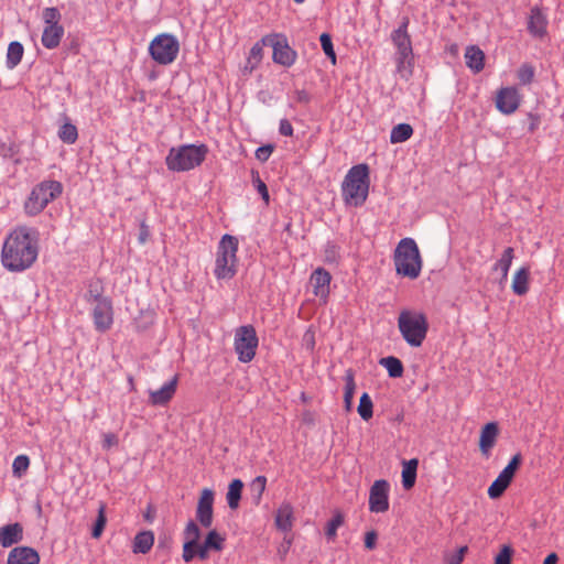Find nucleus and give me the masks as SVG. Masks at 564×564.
Returning a JSON list of instances; mask_svg holds the SVG:
<instances>
[{
  "instance_id": "1",
  "label": "nucleus",
  "mask_w": 564,
  "mask_h": 564,
  "mask_svg": "<svg viewBox=\"0 0 564 564\" xmlns=\"http://www.w3.org/2000/svg\"><path fill=\"white\" fill-rule=\"evenodd\" d=\"M40 251V231L19 225L6 236L1 248V264L9 272H23L36 261Z\"/></svg>"
},
{
  "instance_id": "2",
  "label": "nucleus",
  "mask_w": 564,
  "mask_h": 564,
  "mask_svg": "<svg viewBox=\"0 0 564 564\" xmlns=\"http://www.w3.org/2000/svg\"><path fill=\"white\" fill-rule=\"evenodd\" d=\"M369 193V167L357 164L350 167L341 183V196L346 205L361 206Z\"/></svg>"
},
{
  "instance_id": "3",
  "label": "nucleus",
  "mask_w": 564,
  "mask_h": 564,
  "mask_svg": "<svg viewBox=\"0 0 564 564\" xmlns=\"http://www.w3.org/2000/svg\"><path fill=\"white\" fill-rule=\"evenodd\" d=\"M207 154L206 144H183L170 149L165 164L172 172H186L199 166Z\"/></svg>"
},
{
  "instance_id": "4",
  "label": "nucleus",
  "mask_w": 564,
  "mask_h": 564,
  "mask_svg": "<svg viewBox=\"0 0 564 564\" xmlns=\"http://www.w3.org/2000/svg\"><path fill=\"white\" fill-rule=\"evenodd\" d=\"M393 262L399 275L414 280L422 270V258L419 247L413 238H403L399 241Z\"/></svg>"
},
{
  "instance_id": "5",
  "label": "nucleus",
  "mask_w": 564,
  "mask_h": 564,
  "mask_svg": "<svg viewBox=\"0 0 564 564\" xmlns=\"http://www.w3.org/2000/svg\"><path fill=\"white\" fill-rule=\"evenodd\" d=\"M63 184L59 181L43 180L28 195L23 204L24 213L30 217L40 215L50 203L63 194Z\"/></svg>"
},
{
  "instance_id": "6",
  "label": "nucleus",
  "mask_w": 564,
  "mask_h": 564,
  "mask_svg": "<svg viewBox=\"0 0 564 564\" xmlns=\"http://www.w3.org/2000/svg\"><path fill=\"white\" fill-rule=\"evenodd\" d=\"M238 239L224 235L218 243L214 274L217 280H230L237 273Z\"/></svg>"
},
{
  "instance_id": "7",
  "label": "nucleus",
  "mask_w": 564,
  "mask_h": 564,
  "mask_svg": "<svg viewBox=\"0 0 564 564\" xmlns=\"http://www.w3.org/2000/svg\"><path fill=\"white\" fill-rule=\"evenodd\" d=\"M398 327L408 345L420 347L426 338L429 323L423 313L403 310L398 317Z\"/></svg>"
},
{
  "instance_id": "8",
  "label": "nucleus",
  "mask_w": 564,
  "mask_h": 564,
  "mask_svg": "<svg viewBox=\"0 0 564 564\" xmlns=\"http://www.w3.org/2000/svg\"><path fill=\"white\" fill-rule=\"evenodd\" d=\"M180 52V43L175 35L162 33L156 35L149 45V54L160 65L172 64Z\"/></svg>"
},
{
  "instance_id": "9",
  "label": "nucleus",
  "mask_w": 564,
  "mask_h": 564,
  "mask_svg": "<svg viewBox=\"0 0 564 564\" xmlns=\"http://www.w3.org/2000/svg\"><path fill=\"white\" fill-rule=\"evenodd\" d=\"M259 344L256 329L252 325H243L236 329L234 347L240 362H250Z\"/></svg>"
},
{
  "instance_id": "10",
  "label": "nucleus",
  "mask_w": 564,
  "mask_h": 564,
  "mask_svg": "<svg viewBox=\"0 0 564 564\" xmlns=\"http://www.w3.org/2000/svg\"><path fill=\"white\" fill-rule=\"evenodd\" d=\"M409 19L404 18L398 29L391 34V40L397 48V64L401 69L405 64H411L413 58V50L411 37L408 33Z\"/></svg>"
},
{
  "instance_id": "11",
  "label": "nucleus",
  "mask_w": 564,
  "mask_h": 564,
  "mask_svg": "<svg viewBox=\"0 0 564 564\" xmlns=\"http://www.w3.org/2000/svg\"><path fill=\"white\" fill-rule=\"evenodd\" d=\"M263 43H269L273 48V62L285 67L292 66L297 57V53L289 45L288 39L283 34H272L263 37Z\"/></svg>"
},
{
  "instance_id": "12",
  "label": "nucleus",
  "mask_w": 564,
  "mask_h": 564,
  "mask_svg": "<svg viewBox=\"0 0 564 564\" xmlns=\"http://www.w3.org/2000/svg\"><path fill=\"white\" fill-rule=\"evenodd\" d=\"M390 485L384 479L373 482L369 491V510L375 513H383L389 510Z\"/></svg>"
},
{
  "instance_id": "13",
  "label": "nucleus",
  "mask_w": 564,
  "mask_h": 564,
  "mask_svg": "<svg viewBox=\"0 0 564 564\" xmlns=\"http://www.w3.org/2000/svg\"><path fill=\"white\" fill-rule=\"evenodd\" d=\"M94 327L99 333L109 330L113 324L112 301L102 300L101 303L94 304L91 311Z\"/></svg>"
},
{
  "instance_id": "14",
  "label": "nucleus",
  "mask_w": 564,
  "mask_h": 564,
  "mask_svg": "<svg viewBox=\"0 0 564 564\" xmlns=\"http://www.w3.org/2000/svg\"><path fill=\"white\" fill-rule=\"evenodd\" d=\"M521 96L516 87L501 88L496 98L497 109L505 113H513L520 106Z\"/></svg>"
},
{
  "instance_id": "15",
  "label": "nucleus",
  "mask_w": 564,
  "mask_h": 564,
  "mask_svg": "<svg viewBox=\"0 0 564 564\" xmlns=\"http://www.w3.org/2000/svg\"><path fill=\"white\" fill-rule=\"evenodd\" d=\"M213 505L214 491L209 488H204L196 508V519L204 528H209L213 524Z\"/></svg>"
},
{
  "instance_id": "16",
  "label": "nucleus",
  "mask_w": 564,
  "mask_h": 564,
  "mask_svg": "<svg viewBox=\"0 0 564 564\" xmlns=\"http://www.w3.org/2000/svg\"><path fill=\"white\" fill-rule=\"evenodd\" d=\"M177 388V376L165 382L160 389L149 392V402L154 406L166 405L174 397Z\"/></svg>"
},
{
  "instance_id": "17",
  "label": "nucleus",
  "mask_w": 564,
  "mask_h": 564,
  "mask_svg": "<svg viewBox=\"0 0 564 564\" xmlns=\"http://www.w3.org/2000/svg\"><path fill=\"white\" fill-rule=\"evenodd\" d=\"M547 23V17L541 8L534 7L531 9L528 21V31L533 37L542 39L545 36Z\"/></svg>"
},
{
  "instance_id": "18",
  "label": "nucleus",
  "mask_w": 564,
  "mask_h": 564,
  "mask_svg": "<svg viewBox=\"0 0 564 564\" xmlns=\"http://www.w3.org/2000/svg\"><path fill=\"white\" fill-rule=\"evenodd\" d=\"M330 273L323 268H317L311 275V284L315 296L326 300L329 295Z\"/></svg>"
},
{
  "instance_id": "19",
  "label": "nucleus",
  "mask_w": 564,
  "mask_h": 564,
  "mask_svg": "<svg viewBox=\"0 0 564 564\" xmlns=\"http://www.w3.org/2000/svg\"><path fill=\"white\" fill-rule=\"evenodd\" d=\"M499 434V427L496 422L485 424L480 431L479 449L485 457H489L492 447L496 444Z\"/></svg>"
},
{
  "instance_id": "20",
  "label": "nucleus",
  "mask_w": 564,
  "mask_h": 564,
  "mask_svg": "<svg viewBox=\"0 0 564 564\" xmlns=\"http://www.w3.org/2000/svg\"><path fill=\"white\" fill-rule=\"evenodd\" d=\"M8 564H40V555L30 546H18L10 551Z\"/></svg>"
},
{
  "instance_id": "21",
  "label": "nucleus",
  "mask_w": 564,
  "mask_h": 564,
  "mask_svg": "<svg viewBox=\"0 0 564 564\" xmlns=\"http://www.w3.org/2000/svg\"><path fill=\"white\" fill-rule=\"evenodd\" d=\"M23 539V528L20 523H11L0 528V545L10 547Z\"/></svg>"
},
{
  "instance_id": "22",
  "label": "nucleus",
  "mask_w": 564,
  "mask_h": 564,
  "mask_svg": "<svg viewBox=\"0 0 564 564\" xmlns=\"http://www.w3.org/2000/svg\"><path fill=\"white\" fill-rule=\"evenodd\" d=\"M466 66L475 74L480 73L485 66V54L476 45H469L465 51Z\"/></svg>"
},
{
  "instance_id": "23",
  "label": "nucleus",
  "mask_w": 564,
  "mask_h": 564,
  "mask_svg": "<svg viewBox=\"0 0 564 564\" xmlns=\"http://www.w3.org/2000/svg\"><path fill=\"white\" fill-rule=\"evenodd\" d=\"M64 33L65 30L63 25L44 26L41 37L42 45L47 50L56 48L59 45Z\"/></svg>"
},
{
  "instance_id": "24",
  "label": "nucleus",
  "mask_w": 564,
  "mask_h": 564,
  "mask_svg": "<svg viewBox=\"0 0 564 564\" xmlns=\"http://www.w3.org/2000/svg\"><path fill=\"white\" fill-rule=\"evenodd\" d=\"M154 544V534L152 531H141L135 534L132 543L134 554H147Z\"/></svg>"
},
{
  "instance_id": "25",
  "label": "nucleus",
  "mask_w": 564,
  "mask_h": 564,
  "mask_svg": "<svg viewBox=\"0 0 564 564\" xmlns=\"http://www.w3.org/2000/svg\"><path fill=\"white\" fill-rule=\"evenodd\" d=\"M530 268L521 267L513 275L512 291L517 295H524L529 291Z\"/></svg>"
},
{
  "instance_id": "26",
  "label": "nucleus",
  "mask_w": 564,
  "mask_h": 564,
  "mask_svg": "<svg viewBox=\"0 0 564 564\" xmlns=\"http://www.w3.org/2000/svg\"><path fill=\"white\" fill-rule=\"evenodd\" d=\"M275 524L279 530L289 532L293 525V508L290 503H283L276 511Z\"/></svg>"
},
{
  "instance_id": "27",
  "label": "nucleus",
  "mask_w": 564,
  "mask_h": 564,
  "mask_svg": "<svg viewBox=\"0 0 564 564\" xmlns=\"http://www.w3.org/2000/svg\"><path fill=\"white\" fill-rule=\"evenodd\" d=\"M104 284L100 280L95 279L89 281L85 301L90 304H97L101 303L102 300H110V297L104 295Z\"/></svg>"
},
{
  "instance_id": "28",
  "label": "nucleus",
  "mask_w": 564,
  "mask_h": 564,
  "mask_svg": "<svg viewBox=\"0 0 564 564\" xmlns=\"http://www.w3.org/2000/svg\"><path fill=\"white\" fill-rule=\"evenodd\" d=\"M24 53L23 45L18 42L13 41L9 44L8 51H7V58H6V66L9 69L15 68L22 61Z\"/></svg>"
},
{
  "instance_id": "29",
  "label": "nucleus",
  "mask_w": 564,
  "mask_h": 564,
  "mask_svg": "<svg viewBox=\"0 0 564 564\" xmlns=\"http://www.w3.org/2000/svg\"><path fill=\"white\" fill-rule=\"evenodd\" d=\"M514 258V250L512 247H508L501 254V258L495 263L494 270L501 272L500 282H506L508 279L509 269Z\"/></svg>"
},
{
  "instance_id": "30",
  "label": "nucleus",
  "mask_w": 564,
  "mask_h": 564,
  "mask_svg": "<svg viewBox=\"0 0 564 564\" xmlns=\"http://www.w3.org/2000/svg\"><path fill=\"white\" fill-rule=\"evenodd\" d=\"M417 465L419 462L416 458L403 463L402 485L404 489H410L414 486L416 479Z\"/></svg>"
},
{
  "instance_id": "31",
  "label": "nucleus",
  "mask_w": 564,
  "mask_h": 564,
  "mask_svg": "<svg viewBox=\"0 0 564 564\" xmlns=\"http://www.w3.org/2000/svg\"><path fill=\"white\" fill-rule=\"evenodd\" d=\"M413 134V128L409 123H399L391 129L390 142L392 144L408 141Z\"/></svg>"
},
{
  "instance_id": "32",
  "label": "nucleus",
  "mask_w": 564,
  "mask_h": 564,
  "mask_svg": "<svg viewBox=\"0 0 564 564\" xmlns=\"http://www.w3.org/2000/svg\"><path fill=\"white\" fill-rule=\"evenodd\" d=\"M243 488V482L240 479H234L228 487L227 491V503L230 509H237L239 506V501L241 499V491Z\"/></svg>"
},
{
  "instance_id": "33",
  "label": "nucleus",
  "mask_w": 564,
  "mask_h": 564,
  "mask_svg": "<svg viewBox=\"0 0 564 564\" xmlns=\"http://www.w3.org/2000/svg\"><path fill=\"white\" fill-rule=\"evenodd\" d=\"M344 380H345V389H344L345 408H346V410H350L355 390H356L355 373L351 369L346 370Z\"/></svg>"
},
{
  "instance_id": "34",
  "label": "nucleus",
  "mask_w": 564,
  "mask_h": 564,
  "mask_svg": "<svg viewBox=\"0 0 564 564\" xmlns=\"http://www.w3.org/2000/svg\"><path fill=\"white\" fill-rule=\"evenodd\" d=\"M521 460L522 457L520 453L513 455L508 465L499 473L498 478L510 485L514 477L516 470L521 464Z\"/></svg>"
},
{
  "instance_id": "35",
  "label": "nucleus",
  "mask_w": 564,
  "mask_h": 564,
  "mask_svg": "<svg viewBox=\"0 0 564 564\" xmlns=\"http://www.w3.org/2000/svg\"><path fill=\"white\" fill-rule=\"evenodd\" d=\"M380 365L387 369L388 375L391 378H400L403 375V365L397 357L389 356L382 358L380 360Z\"/></svg>"
},
{
  "instance_id": "36",
  "label": "nucleus",
  "mask_w": 564,
  "mask_h": 564,
  "mask_svg": "<svg viewBox=\"0 0 564 564\" xmlns=\"http://www.w3.org/2000/svg\"><path fill=\"white\" fill-rule=\"evenodd\" d=\"M58 138L66 144H74L78 139L76 126L69 121L64 122L58 129Z\"/></svg>"
},
{
  "instance_id": "37",
  "label": "nucleus",
  "mask_w": 564,
  "mask_h": 564,
  "mask_svg": "<svg viewBox=\"0 0 564 564\" xmlns=\"http://www.w3.org/2000/svg\"><path fill=\"white\" fill-rule=\"evenodd\" d=\"M357 411L364 421H369L372 417L373 403L370 395L367 392L361 394Z\"/></svg>"
},
{
  "instance_id": "38",
  "label": "nucleus",
  "mask_w": 564,
  "mask_h": 564,
  "mask_svg": "<svg viewBox=\"0 0 564 564\" xmlns=\"http://www.w3.org/2000/svg\"><path fill=\"white\" fill-rule=\"evenodd\" d=\"M344 514L339 511H336L333 518L327 522L325 534L328 540L334 541L337 536V530L339 527L344 524Z\"/></svg>"
},
{
  "instance_id": "39",
  "label": "nucleus",
  "mask_w": 564,
  "mask_h": 564,
  "mask_svg": "<svg viewBox=\"0 0 564 564\" xmlns=\"http://www.w3.org/2000/svg\"><path fill=\"white\" fill-rule=\"evenodd\" d=\"M184 543H191L197 545L200 539V529L197 523L193 520H189L186 523V527L183 532Z\"/></svg>"
},
{
  "instance_id": "40",
  "label": "nucleus",
  "mask_w": 564,
  "mask_h": 564,
  "mask_svg": "<svg viewBox=\"0 0 564 564\" xmlns=\"http://www.w3.org/2000/svg\"><path fill=\"white\" fill-rule=\"evenodd\" d=\"M205 546H208L212 551L220 552L224 549L225 538L216 530H210L205 540Z\"/></svg>"
},
{
  "instance_id": "41",
  "label": "nucleus",
  "mask_w": 564,
  "mask_h": 564,
  "mask_svg": "<svg viewBox=\"0 0 564 564\" xmlns=\"http://www.w3.org/2000/svg\"><path fill=\"white\" fill-rule=\"evenodd\" d=\"M30 466V458L28 455H18L12 463V473L17 478H21Z\"/></svg>"
},
{
  "instance_id": "42",
  "label": "nucleus",
  "mask_w": 564,
  "mask_h": 564,
  "mask_svg": "<svg viewBox=\"0 0 564 564\" xmlns=\"http://www.w3.org/2000/svg\"><path fill=\"white\" fill-rule=\"evenodd\" d=\"M269 45V43H263V37L261 41L257 42L250 50L248 56V64L250 68L253 69L262 59L263 46Z\"/></svg>"
},
{
  "instance_id": "43",
  "label": "nucleus",
  "mask_w": 564,
  "mask_h": 564,
  "mask_svg": "<svg viewBox=\"0 0 564 564\" xmlns=\"http://www.w3.org/2000/svg\"><path fill=\"white\" fill-rule=\"evenodd\" d=\"M61 12L55 7L45 8L43 10V21L45 26H56L61 25Z\"/></svg>"
},
{
  "instance_id": "44",
  "label": "nucleus",
  "mask_w": 564,
  "mask_h": 564,
  "mask_svg": "<svg viewBox=\"0 0 564 564\" xmlns=\"http://www.w3.org/2000/svg\"><path fill=\"white\" fill-rule=\"evenodd\" d=\"M534 67L530 64H522L517 73V77L521 85H529L533 82L534 78Z\"/></svg>"
},
{
  "instance_id": "45",
  "label": "nucleus",
  "mask_w": 564,
  "mask_h": 564,
  "mask_svg": "<svg viewBox=\"0 0 564 564\" xmlns=\"http://www.w3.org/2000/svg\"><path fill=\"white\" fill-rule=\"evenodd\" d=\"M324 257L326 262H337L340 258V247L334 241H327L324 246Z\"/></svg>"
},
{
  "instance_id": "46",
  "label": "nucleus",
  "mask_w": 564,
  "mask_h": 564,
  "mask_svg": "<svg viewBox=\"0 0 564 564\" xmlns=\"http://www.w3.org/2000/svg\"><path fill=\"white\" fill-rule=\"evenodd\" d=\"M321 46L325 53V55L330 58L332 63H336V54L334 51L332 37L328 33H323L319 36Z\"/></svg>"
},
{
  "instance_id": "47",
  "label": "nucleus",
  "mask_w": 564,
  "mask_h": 564,
  "mask_svg": "<svg viewBox=\"0 0 564 564\" xmlns=\"http://www.w3.org/2000/svg\"><path fill=\"white\" fill-rule=\"evenodd\" d=\"M265 486H267V478L264 476H257L252 480V482L250 485V490L257 501H259L261 499L262 494L265 490Z\"/></svg>"
},
{
  "instance_id": "48",
  "label": "nucleus",
  "mask_w": 564,
  "mask_h": 564,
  "mask_svg": "<svg viewBox=\"0 0 564 564\" xmlns=\"http://www.w3.org/2000/svg\"><path fill=\"white\" fill-rule=\"evenodd\" d=\"M508 487H509V485L506 481H503L497 477L488 488L487 492H488L489 498H491V499L499 498L506 491V489Z\"/></svg>"
},
{
  "instance_id": "49",
  "label": "nucleus",
  "mask_w": 564,
  "mask_h": 564,
  "mask_svg": "<svg viewBox=\"0 0 564 564\" xmlns=\"http://www.w3.org/2000/svg\"><path fill=\"white\" fill-rule=\"evenodd\" d=\"M508 487H509V485L506 481H503L497 477L488 488L487 492H488L489 498H491V499L499 498L506 491V489Z\"/></svg>"
},
{
  "instance_id": "50",
  "label": "nucleus",
  "mask_w": 564,
  "mask_h": 564,
  "mask_svg": "<svg viewBox=\"0 0 564 564\" xmlns=\"http://www.w3.org/2000/svg\"><path fill=\"white\" fill-rule=\"evenodd\" d=\"M106 521H107V519L105 516V507L100 506L99 511H98V517L96 519L95 525L91 531L93 538L97 539L101 535V533L105 529V525H106Z\"/></svg>"
},
{
  "instance_id": "51",
  "label": "nucleus",
  "mask_w": 564,
  "mask_h": 564,
  "mask_svg": "<svg viewBox=\"0 0 564 564\" xmlns=\"http://www.w3.org/2000/svg\"><path fill=\"white\" fill-rule=\"evenodd\" d=\"M467 551H468V547L466 545H464V546H460L456 552L446 554L444 557L445 563L446 564H462Z\"/></svg>"
},
{
  "instance_id": "52",
  "label": "nucleus",
  "mask_w": 564,
  "mask_h": 564,
  "mask_svg": "<svg viewBox=\"0 0 564 564\" xmlns=\"http://www.w3.org/2000/svg\"><path fill=\"white\" fill-rule=\"evenodd\" d=\"M513 550L510 545H503L495 558V564H510Z\"/></svg>"
},
{
  "instance_id": "53",
  "label": "nucleus",
  "mask_w": 564,
  "mask_h": 564,
  "mask_svg": "<svg viewBox=\"0 0 564 564\" xmlns=\"http://www.w3.org/2000/svg\"><path fill=\"white\" fill-rule=\"evenodd\" d=\"M253 184H254L257 192L262 197V199L265 202V204H268L269 199H270L268 187L258 174H257V176L253 177Z\"/></svg>"
},
{
  "instance_id": "54",
  "label": "nucleus",
  "mask_w": 564,
  "mask_h": 564,
  "mask_svg": "<svg viewBox=\"0 0 564 564\" xmlns=\"http://www.w3.org/2000/svg\"><path fill=\"white\" fill-rule=\"evenodd\" d=\"M274 147L272 144L261 145L256 150V158L260 162H267L271 156Z\"/></svg>"
},
{
  "instance_id": "55",
  "label": "nucleus",
  "mask_w": 564,
  "mask_h": 564,
  "mask_svg": "<svg viewBox=\"0 0 564 564\" xmlns=\"http://www.w3.org/2000/svg\"><path fill=\"white\" fill-rule=\"evenodd\" d=\"M197 557L196 545L191 543H183L182 558L184 562L189 563Z\"/></svg>"
},
{
  "instance_id": "56",
  "label": "nucleus",
  "mask_w": 564,
  "mask_h": 564,
  "mask_svg": "<svg viewBox=\"0 0 564 564\" xmlns=\"http://www.w3.org/2000/svg\"><path fill=\"white\" fill-rule=\"evenodd\" d=\"M279 132L281 135L284 137H292L293 135V127L291 122L288 119H281L279 122Z\"/></svg>"
},
{
  "instance_id": "57",
  "label": "nucleus",
  "mask_w": 564,
  "mask_h": 564,
  "mask_svg": "<svg viewBox=\"0 0 564 564\" xmlns=\"http://www.w3.org/2000/svg\"><path fill=\"white\" fill-rule=\"evenodd\" d=\"M294 100L299 104L307 105L311 101V95L304 89H297L294 93Z\"/></svg>"
},
{
  "instance_id": "58",
  "label": "nucleus",
  "mask_w": 564,
  "mask_h": 564,
  "mask_svg": "<svg viewBox=\"0 0 564 564\" xmlns=\"http://www.w3.org/2000/svg\"><path fill=\"white\" fill-rule=\"evenodd\" d=\"M377 533L375 531H369L365 535V546L368 550H373L376 547L377 542Z\"/></svg>"
},
{
  "instance_id": "59",
  "label": "nucleus",
  "mask_w": 564,
  "mask_h": 564,
  "mask_svg": "<svg viewBox=\"0 0 564 564\" xmlns=\"http://www.w3.org/2000/svg\"><path fill=\"white\" fill-rule=\"evenodd\" d=\"M209 551H212V550L208 546H205L204 542L203 543L197 542L196 553H197L198 558H200V560L208 558Z\"/></svg>"
},
{
  "instance_id": "60",
  "label": "nucleus",
  "mask_w": 564,
  "mask_h": 564,
  "mask_svg": "<svg viewBox=\"0 0 564 564\" xmlns=\"http://www.w3.org/2000/svg\"><path fill=\"white\" fill-rule=\"evenodd\" d=\"M304 344L306 345V347L308 349H313L314 346H315V340H314V335L310 332H307L305 335H304Z\"/></svg>"
},
{
  "instance_id": "61",
  "label": "nucleus",
  "mask_w": 564,
  "mask_h": 564,
  "mask_svg": "<svg viewBox=\"0 0 564 564\" xmlns=\"http://www.w3.org/2000/svg\"><path fill=\"white\" fill-rule=\"evenodd\" d=\"M558 561V557L556 555V553H551L549 554L545 558H544V562L543 564H556Z\"/></svg>"
},
{
  "instance_id": "62",
  "label": "nucleus",
  "mask_w": 564,
  "mask_h": 564,
  "mask_svg": "<svg viewBox=\"0 0 564 564\" xmlns=\"http://www.w3.org/2000/svg\"><path fill=\"white\" fill-rule=\"evenodd\" d=\"M116 442V437L112 434L105 435L104 447H110Z\"/></svg>"
},
{
  "instance_id": "63",
  "label": "nucleus",
  "mask_w": 564,
  "mask_h": 564,
  "mask_svg": "<svg viewBox=\"0 0 564 564\" xmlns=\"http://www.w3.org/2000/svg\"><path fill=\"white\" fill-rule=\"evenodd\" d=\"M145 238H147V230H142L141 234H140V237H139V240L141 242H144L145 241Z\"/></svg>"
},
{
  "instance_id": "64",
  "label": "nucleus",
  "mask_w": 564,
  "mask_h": 564,
  "mask_svg": "<svg viewBox=\"0 0 564 564\" xmlns=\"http://www.w3.org/2000/svg\"><path fill=\"white\" fill-rule=\"evenodd\" d=\"M294 2L299 3V4H302L305 2V0H293Z\"/></svg>"
}]
</instances>
